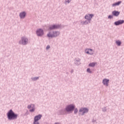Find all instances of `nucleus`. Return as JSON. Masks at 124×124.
Instances as JSON below:
<instances>
[{
  "instance_id": "obj_1",
  "label": "nucleus",
  "mask_w": 124,
  "mask_h": 124,
  "mask_svg": "<svg viewBox=\"0 0 124 124\" xmlns=\"http://www.w3.org/2000/svg\"><path fill=\"white\" fill-rule=\"evenodd\" d=\"M8 119L9 120H16L18 118V114H16L13 112L12 109H10L7 114Z\"/></svg>"
},
{
  "instance_id": "obj_2",
  "label": "nucleus",
  "mask_w": 124,
  "mask_h": 124,
  "mask_svg": "<svg viewBox=\"0 0 124 124\" xmlns=\"http://www.w3.org/2000/svg\"><path fill=\"white\" fill-rule=\"evenodd\" d=\"M75 108V106L73 105H68L66 107V111L67 112H72L74 108Z\"/></svg>"
},
{
  "instance_id": "obj_3",
  "label": "nucleus",
  "mask_w": 124,
  "mask_h": 124,
  "mask_svg": "<svg viewBox=\"0 0 124 124\" xmlns=\"http://www.w3.org/2000/svg\"><path fill=\"white\" fill-rule=\"evenodd\" d=\"M29 40L25 37H23L21 38V40L19 41V44H22V45H26V44H28V42Z\"/></svg>"
},
{
  "instance_id": "obj_4",
  "label": "nucleus",
  "mask_w": 124,
  "mask_h": 124,
  "mask_svg": "<svg viewBox=\"0 0 124 124\" xmlns=\"http://www.w3.org/2000/svg\"><path fill=\"white\" fill-rule=\"evenodd\" d=\"M60 34V32H53V33H49L47 34L48 37H55L56 36H58Z\"/></svg>"
},
{
  "instance_id": "obj_5",
  "label": "nucleus",
  "mask_w": 124,
  "mask_h": 124,
  "mask_svg": "<svg viewBox=\"0 0 124 124\" xmlns=\"http://www.w3.org/2000/svg\"><path fill=\"white\" fill-rule=\"evenodd\" d=\"M41 117H42V115L39 114L34 117V124H39L38 121H39L40 119H41Z\"/></svg>"
},
{
  "instance_id": "obj_6",
  "label": "nucleus",
  "mask_w": 124,
  "mask_h": 124,
  "mask_svg": "<svg viewBox=\"0 0 124 124\" xmlns=\"http://www.w3.org/2000/svg\"><path fill=\"white\" fill-rule=\"evenodd\" d=\"M36 34L38 36H42L44 34V32L42 29H39L36 31Z\"/></svg>"
},
{
  "instance_id": "obj_7",
  "label": "nucleus",
  "mask_w": 124,
  "mask_h": 124,
  "mask_svg": "<svg viewBox=\"0 0 124 124\" xmlns=\"http://www.w3.org/2000/svg\"><path fill=\"white\" fill-rule=\"evenodd\" d=\"M79 112L81 113V115H84L85 113H88L89 109L87 108H82L79 110Z\"/></svg>"
},
{
  "instance_id": "obj_8",
  "label": "nucleus",
  "mask_w": 124,
  "mask_h": 124,
  "mask_svg": "<svg viewBox=\"0 0 124 124\" xmlns=\"http://www.w3.org/2000/svg\"><path fill=\"white\" fill-rule=\"evenodd\" d=\"M93 17V14H88L85 16V18L86 19V20H88L90 21V20H92V18Z\"/></svg>"
},
{
  "instance_id": "obj_9",
  "label": "nucleus",
  "mask_w": 124,
  "mask_h": 124,
  "mask_svg": "<svg viewBox=\"0 0 124 124\" xmlns=\"http://www.w3.org/2000/svg\"><path fill=\"white\" fill-rule=\"evenodd\" d=\"M28 109H30V112H34V105L31 104L28 106Z\"/></svg>"
},
{
  "instance_id": "obj_10",
  "label": "nucleus",
  "mask_w": 124,
  "mask_h": 124,
  "mask_svg": "<svg viewBox=\"0 0 124 124\" xmlns=\"http://www.w3.org/2000/svg\"><path fill=\"white\" fill-rule=\"evenodd\" d=\"M103 84L106 87H108V84H109V79L105 78L103 80Z\"/></svg>"
},
{
  "instance_id": "obj_11",
  "label": "nucleus",
  "mask_w": 124,
  "mask_h": 124,
  "mask_svg": "<svg viewBox=\"0 0 124 124\" xmlns=\"http://www.w3.org/2000/svg\"><path fill=\"white\" fill-rule=\"evenodd\" d=\"M124 20H119L114 23L115 26H119V25H122V24H124Z\"/></svg>"
},
{
  "instance_id": "obj_12",
  "label": "nucleus",
  "mask_w": 124,
  "mask_h": 124,
  "mask_svg": "<svg viewBox=\"0 0 124 124\" xmlns=\"http://www.w3.org/2000/svg\"><path fill=\"white\" fill-rule=\"evenodd\" d=\"M85 51L87 54H89L90 55H93V51L91 49H86Z\"/></svg>"
},
{
  "instance_id": "obj_13",
  "label": "nucleus",
  "mask_w": 124,
  "mask_h": 124,
  "mask_svg": "<svg viewBox=\"0 0 124 124\" xmlns=\"http://www.w3.org/2000/svg\"><path fill=\"white\" fill-rule=\"evenodd\" d=\"M112 14H113V15H114V16H119V15H120V12L113 11L112 12Z\"/></svg>"
},
{
  "instance_id": "obj_14",
  "label": "nucleus",
  "mask_w": 124,
  "mask_h": 124,
  "mask_svg": "<svg viewBox=\"0 0 124 124\" xmlns=\"http://www.w3.org/2000/svg\"><path fill=\"white\" fill-rule=\"evenodd\" d=\"M19 16L21 18H25V16H26V13L23 12L20 13Z\"/></svg>"
},
{
  "instance_id": "obj_15",
  "label": "nucleus",
  "mask_w": 124,
  "mask_h": 124,
  "mask_svg": "<svg viewBox=\"0 0 124 124\" xmlns=\"http://www.w3.org/2000/svg\"><path fill=\"white\" fill-rule=\"evenodd\" d=\"M59 28V26L58 25H52L50 27L49 29L50 30H54V29H58Z\"/></svg>"
},
{
  "instance_id": "obj_16",
  "label": "nucleus",
  "mask_w": 124,
  "mask_h": 124,
  "mask_svg": "<svg viewBox=\"0 0 124 124\" xmlns=\"http://www.w3.org/2000/svg\"><path fill=\"white\" fill-rule=\"evenodd\" d=\"M122 3V1H118L116 3H114L112 4V6H117V5H120V4Z\"/></svg>"
},
{
  "instance_id": "obj_17",
  "label": "nucleus",
  "mask_w": 124,
  "mask_h": 124,
  "mask_svg": "<svg viewBox=\"0 0 124 124\" xmlns=\"http://www.w3.org/2000/svg\"><path fill=\"white\" fill-rule=\"evenodd\" d=\"M95 64H96V62L90 63L89 64V66H91L92 67H93V66H95Z\"/></svg>"
},
{
  "instance_id": "obj_18",
  "label": "nucleus",
  "mask_w": 124,
  "mask_h": 124,
  "mask_svg": "<svg viewBox=\"0 0 124 124\" xmlns=\"http://www.w3.org/2000/svg\"><path fill=\"white\" fill-rule=\"evenodd\" d=\"M116 44L117 45H118V46H120L121 44V43L120 41H116Z\"/></svg>"
},
{
  "instance_id": "obj_19",
  "label": "nucleus",
  "mask_w": 124,
  "mask_h": 124,
  "mask_svg": "<svg viewBox=\"0 0 124 124\" xmlns=\"http://www.w3.org/2000/svg\"><path fill=\"white\" fill-rule=\"evenodd\" d=\"M87 72H89V73H92V71H91L90 68L87 69Z\"/></svg>"
},
{
  "instance_id": "obj_20",
  "label": "nucleus",
  "mask_w": 124,
  "mask_h": 124,
  "mask_svg": "<svg viewBox=\"0 0 124 124\" xmlns=\"http://www.w3.org/2000/svg\"><path fill=\"white\" fill-rule=\"evenodd\" d=\"M78 112V109H77V108H76L74 109L75 114H76V113H77Z\"/></svg>"
},
{
  "instance_id": "obj_21",
  "label": "nucleus",
  "mask_w": 124,
  "mask_h": 124,
  "mask_svg": "<svg viewBox=\"0 0 124 124\" xmlns=\"http://www.w3.org/2000/svg\"><path fill=\"white\" fill-rule=\"evenodd\" d=\"M108 18V19H111V18H113V16H109Z\"/></svg>"
},
{
  "instance_id": "obj_22",
  "label": "nucleus",
  "mask_w": 124,
  "mask_h": 124,
  "mask_svg": "<svg viewBox=\"0 0 124 124\" xmlns=\"http://www.w3.org/2000/svg\"><path fill=\"white\" fill-rule=\"evenodd\" d=\"M46 50H48V49H50V46H47L46 47Z\"/></svg>"
},
{
  "instance_id": "obj_23",
  "label": "nucleus",
  "mask_w": 124,
  "mask_h": 124,
  "mask_svg": "<svg viewBox=\"0 0 124 124\" xmlns=\"http://www.w3.org/2000/svg\"><path fill=\"white\" fill-rule=\"evenodd\" d=\"M71 0H66V2H68V3H69V2H70V1H71Z\"/></svg>"
},
{
  "instance_id": "obj_24",
  "label": "nucleus",
  "mask_w": 124,
  "mask_h": 124,
  "mask_svg": "<svg viewBox=\"0 0 124 124\" xmlns=\"http://www.w3.org/2000/svg\"><path fill=\"white\" fill-rule=\"evenodd\" d=\"M37 79H38V78H35V80H37Z\"/></svg>"
},
{
  "instance_id": "obj_25",
  "label": "nucleus",
  "mask_w": 124,
  "mask_h": 124,
  "mask_svg": "<svg viewBox=\"0 0 124 124\" xmlns=\"http://www.w3.org/2000/svg\"><path fill=\"white\" fill-rule=\"evenodd\" d=\"M86 23H87V21H85L84 24H86Z\"/></svg>"
},
{
  "instance_id": "obj_26",
  "label": "nucleus",
  "mask_w": 124,
  "mask_h": 124,
  "mask_svg": "<svg viewBox=\"0 0 124 124\" xmlns=\"http://www.w3.org/2000/svg\"><path fill=\"white\" fill-rule=\"evenodd\" d=\"M36 124H37V123H36Z\"/></svg>"
}]
</instances>
